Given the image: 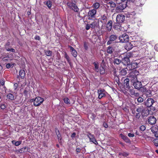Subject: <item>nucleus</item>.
Instances as JSON below:
<instances>
[{"label": "nucleus", "instance_id": "nucleus-11", "mask_svg": "<svg viewBox=\"0 0 158 158\" xmlns=\"http://www.w3.org/2000/svg\"><path fill=\"white\" fill-rule=\"evenodd\" d=\"M154 102V100L152 98H148L145 101V105L148 107L151 106Z\"/></svg>", "mask_w": 158, "mask_h": 158}, {"label": "nucleus", "instance_id": "nucleus-31", "mask_svg": "<svg viewBox=\"0 0 158 158\" xmlns=\"http://www.w3.org/2000/svg\"><path fill=\"white\" fill-rule=\"evenodd\" d=\"M97 25V22L96 21H94V22L92 23L91 24H90V27L92 28H94Z\"/></svg>", "mask_w": 158, "mask_h": 158}, {"label": "nucleus", "instance_id": "nucleus-60", "mask_svg": "<svg viewBox=\"0 0 158 158\" xmlns=\"http://www.w3.org/2000/svg\"><path fill=\"white\" fill-rule=\"evenodd\" d=\"M81 151V149L80 148H77L76 149V152H80Z\"/></svg>", "mask_w": 158, "mask_h": 158}, {"label": "nucleus", "instance_id": "nucleus-3", "mask_svg": "<svg viewBox=\"0 0 158 158\" xmlns=\"http://www.w3.org/2000/svg\"><path fill=\"white\" fill-rule=\"evenodd\" d=\"M44 99L40 97H36L34 101V105L35 106H39L44 102Z\"/></svg>", "mask_w": 158, "mask_h": 158}, {"label": "nucleus", "instance_id": "nucleus-45", "mask_svg": "<svg viewBox=\"0 0 158 158\" xmlns=\"http://www.w3.org/2000/svg\"><path fill=\"white\" fill-rule=\"evenodd\" d=\"M137 101L139 102H142L143 101V99L142 98L139 97L137 99Z\"/></svg>", "mask_w": 158, "mask_h": 158}, {"label": "nucleus", "instance_id": "nucleus-62", "mask_svg": "<svg viewBox=\"0 0 158 158\" xmlns=\"http://www.w3.org/2000/svg\"><path fill=\"white\" fill-rule=\"evenodd\" d=\"M103 126H104V127L106 128H107L108 127V126L106 123H104L103 124Z\"/></svg>", "mask_w": 158, "mask_h": 158}, {"label": "nucleus", "instance_id": "nucleus-63", "mask_svg": "<svg viewBox=\"0 0 158 158\" xmlns=\"http://www.w3.org/2000/svg\"><path fill=\"white\" fill-rule=\"evenodd\" d=\"M3 60L4 61H6L8 60V58L7 57H5L3 59Z\"/></svg>", "mask_w": 158, "mask_h": 158}, {"label": "nucleus", "instance_id": "nucleus-10", "mask_svg": "<svg viewBox=\"0 0 158 158\" xmlns=\"http://www.w3.org/2000/svg\"><path fill=\"white\" fill-rule=\"evenodd\" d=\"M117 39V36L116 35H111L109 37V40L107 42V45L111 44L113 42L115 41Z\"/></svg>", "mask_w": 158, "mask_h": 158}, {"label": "nucleus", "instance_id": "nucleus-35", "mask_svg": "<svg viewBox=\"0 0 158 158\" xmlns=\"http://www.w3.org/2000/svg\"><path fill=\"white\" fill-rule=\"evenodd\" d=\"M127 47H128V49L130 50L133 47L132 43H128L126 45Z\"/></svg>", "mask_w": 158, "mask_h": 158}, {"label": "nucleus", "instance_id": "nucleus-39", "mask_svg": "<svg viewBox=\"0 0 158 158\" xmlns=\"http://www.w3.org/2000/svg\"><path fill=\"white\" fill-rule=\"evenodd\" d=\"M46 4L48 8H50L52 6L51 2L50 1H48L46 2Z\"/></svg>", "mask_w": 158, "mask_h": 158}, {"label": "nucleus", "instance_id": "nucleus-42", "mask_svg": "<svg viewBox=\"0 0 158 158\" xmlns=\"http://www.w3.org/2000/svg\"><path fill=\"white\" fill-rule=\"evenodd\" d=\"M14 66L13 64H10V63H8L6 65V67L7 69H9L10 67H13Z\"/></svg>", "mask_w": 158, "mask_h": 158}, {"label": "nucleus", "instance_id": "nucleus-12", "mask_svg": "<svg viewBox=\"0 0 158 158\" xmlns=\"http://www.w3.org/2000/svg\"><path fill=\"white\" fill-rule=\"evenodd\" d=\"M138 64L137 63L134 62L131 63V64H129L127 65V68L130 70H133L137 67Z\"/></svg>", "mask_w": 158, "mask_h": 158}, {"label": "nucleus", "instance_id": "nucleus-33", "mask_svg": "<svg viewBox=\"0 0 158 158\" xmlns=\"http://www.w3.org/2000/svg\"><path fill=\"white\" fill-rule=\"evenodd\" d=\"M126 90H127L128 91H129L130 92V94L131 95H134L135 94V90L134 89H131L130 88L129 89Z\"/></svg>", "mask_w": 158, "mask_h": 158}, {"label": "nucleus", "instance_id": "nucleus-52", "mask_svg": "<svg viewBox=\"0 0 158 158\" xmlns=\"http://www.w3.org/2000/svg\"><path fill=\"white\" fill-rule=\"evenodd\" d=\"M154 48L156 50L158 51V44H157L155 45Z\"/></svg>", "mask_w": 158, "mask_h": 158}, {"label": "nucleus", "instance_id": "nucleus-28", "mask_svg": "<svg viewBox=\"0 0 158 158\" xmlns=\"http://www.w3.org/2000/svg\"><path fill=\"white\" fill-rule=\"evenodd\" d=\"M121 62H122V60L117 58H115L114 61V64H119Z\"/></svg>", "mask_w": 158, "mask_h": 158}, {"label": "nucleus", "instance_id": "nucleus-6", "mask_svg": "<svg viewBox=\"0 0 158 158\" xmlns=\"http://www.w3.org/2000/svg\"><path fill=\"white\" fill-rule=\"evenodd\" d=\"M125 16L122 14H118L116 17V20L118 23H121L125 20Z\"/></svg>", "mask_w": 158, "mask_h": 158}, {"label": "nucleus", "instance_id": "nucleus-48", "mask_svg": "<svg viewBox=\"0 0 158 158\" xmlns=\"http://www.w3.org/2000/svg\"><path fill=\"white\" fill-rule=\"evenodd\" d=\"M65 57L66 58V59L67 60V61H68V62H70V60H69V56L66 54L65 55Z\"/></svg>", "mask_w": 158, "mask_h": 158}, {"label": "nucleus", "instance_id": "nucleus-53", "mask_svg": "<svg viewBox=\"0 0 158 158\" xmlns=\"http://www.w3.org/2000/svg\"><path fill=\"white\" fill-rule=\"evenodd\" d=\"M90 27V25L89 24H87L85 28L86 30H88L89 29Z\"/></svg>", "mask_w": 158, "mask_h": 158}, {"label": "nucleus", "instance_id": "nucleus-36", "mask_svg": "<svg viewBox=\"0 0 158 158\" xmlns=\"http://www.w3.org/2000/svg\"><path fill=\"white\" fill-rule=\"evenodd\" d=\"M100 73L101 74H103L105 73V69L103 67H101L100 68Z\"/></svg>", "mask_w": 158, "mask_h": 158}, {"label": "nucleus", "instance_id": "nucleus-1", "mask_svg": "<svg viewBox=\"0 0 158 158\" xmlns=\"http://www.w3.org/2000/svg\"><path fill=\"white\" fill-rule=\"evenodd\" d=\"M136 111L141 113V115L143 116H147L149 114V111L146 108L145 105L143 104H141L138 106Z\"/></svg>", "mask_w": 158, "mask_h": 158}, {"label": "nucleus", "instance_id": "nucleus-8", "mask_svg": "<svg viewBox=\"0 0 158 158\" xmlns=\"http://www.w3.org/2000/svg\"><path fill=\"white\" fill-rule=\"evenodd\" d=\"M129 77L132 83L137 80V76L135 74V72L133 71L130 73L129 74Z\"/></svg>", "mask_w": 158, "mask_h": 158}, {"label": "nucleus", "instance_id": "nucleus-58", "mask_svg": "<svg viewBox=\"0 0 158 158\" xmlns=\"http://www.w3.org/2000/svg\"><path fill=\"white\" fill-rule=\"evenodd\" d=\"M155 136L156 137H158V132L157 131H156L155 133H154Z\"/></svg>", "mask_w": 158, "mask_h": 158}, {"label": "nucleus", "instance_id": "nucleus-55", "mask_svg": "<svg viewBox=\"0 0 158 158\" xmlns=\"http://www.w3.org/2000/svg\"><path fill=\"white\" fill-rule=\"evenodd\" d=\"M55 131L56 135H58V133H60L59 130L57 128H56Z\"/></svg>", "mask_w": 158, "mask_h": 158}, {"label": "nucleus", "instance_id": "nucleus-34", "mask_svg": "<svg viewBox=\"0 0 158 158\" xmlns=\"http://www.w3.org/2000/svg\"><path fill=\"white\" fill-rule=\"evenodd\" d=\"M64 101L65 103L69 104H70V101L69 99L67 97H65L64 98Z\"/></svg>", "mask_w": 158, "mask_h": 158}, {"label": "nucleus", "instance_id": "nucleus-18", "mask_svg": "<svg viewBox=\"0 0 158 158\" xmlns=\"http://www.w3.org/2000/svg\"><path fill=\"white\" fill-rule=\"evenodd\" d=\"M126 7V5H120L118 6L116 8V10L117 12H121Z\"/></svg>", "mask_w": 158, "mask_h": 158}, {"label": "nucleus", "instance_id": "nucleus-37", "mask_svg": "<svg viewBox=\"0 0 158 158\" xmlns=\"http://www.w3.org/2000/svg\"><path fill=\"white\" fill-rule=\"evenodd\" d=\"M120 155H122L124 156H127L128 155V153L127 152H120L119 154Z\"/></svg>", "mask_w": 158, "mask_h": 158}, {"label": "nucleus", "instance_id": "nucleus-29", "mask_svg": "<svg viewBox=\"0 0 158 158\" xmlns=\"http://www.w3.org/2000/svg\"><path fill=\"white\" fill-rule=\"evenodd\" d=\"M145 94L147 97H150L152 95L151 90L148 89Z\"/></svg>", "mask_w": 158, "mask_h": 158}, {"label": "nucleus", "instance_id": "nucleus-54", "mask_svg": "<svg viewBox=\"0 0 158 158\" xmlns=\"http://www.w3.org/2000/svg\"><path fill=\"white\" fill-rule=\"evenodd\" d=\"M35 39L38 40H40V38L39 36L36 35L35 37Z\"/></svg>", "mask_w": 158, "mask_h": 158}, {"label": "nucleus", "instance_id": "nucleus-5", "mask_svg": "<svg viewBox=\"0 0 158 158\" xmlns=\"http://www.w3.org/2000/svg\"><path fill=\"white\" fill-rule=\"evenodd\" d=\"M96 12L97 11L95 9H93L89 10L88 14V19L91 20L93 18H95Z\"/></svg>", "mask_w": 158, "mask_h": 158}, {"label": "nucleus", "instance_id": "nucleus-43", "mask_svg": "<svg viewBox=\"0 0 158 158\" xmlns=\"http://www.w3.org/2000/svg\"><path fill=\"white\" fill-rule=\"evenodd\" d=\"M6 49L8 51H10V52H15V49L12 48H6Z\"/></svg>", "mask_w": 158, "mask_h": 158}, {"label": "nucleus", "instance_id": "nucleus-49", "mask_svg": "<svg viewBox=\"0 0 158 158\" xmlns=\"http://www.w3.org/2000/svg\"><path fill=\"white\" fill-rule=\"evenodd\" d=\"M58 138V139L59 141V140H61V135L60 133H58V135H57Z\"/></svg>", "mask_w": 158, "mask_h": 158}, {"label": "nucleus", "instance_id": "nucleus-19", "mask_svg": "<svg viewBox=\"0 0 158 158\" xmlns=\"http://www.w3.org/2000/svg\"><path fill=\"white\" fill-rule=\"evenodd\" d=\"M114 49L113 47L109 46L107 48L106 52L109 54H112L114 52Z\"/></svg>", "mask_w": 158, "mask_h": 158}, {"label": "nucleus", "instance_id": "nucleus-21", "mask_svg": "<svg viewBox=\"0 0 158 158\" xmlns=\"http://www.w3.org/2000/svg\"><path fill=\"white\" fill-rule=\"evenodd\" d=\"M119 23H115L113 26V27L115 29L118 30L120 31L122 28L120 24H119Z\"/></svg>", "mask_w": 158, "mask_h": 158}, {"label": "nucleus", "instance_id": "nucleus-27", "mask_svg": "<svg viewBox=\"0 0 158 158\" xmlns=\"http://www.w3.org/2000/svg\"><path fill=\"white\" fill-rule=\"evenodd\" d=\"M7 98L8 99H9L11 100L14 99V97L13 94H11L9 93L7 95Z\"/></svg>", "mask_w": 158, "mask_h": 158}, {"label": "nucleus", "instance_id": "nucleus-9", "mask_svg": "<svg viewBox=\"0 0 158 158\" xmlns=\"http://www.w3.org/2000/svg\"><path fill=\"white\" fill-rule=\"evenodd\" d=\"M98 98L100 99L105 96L106 93L104 89H99L98 90Z\"/></svg>", "mask_w": 158, "mask_h": 158}, {"label": "nucleus", "instance_id": "nucleus-2", "mask_svg": "<svg viewBox=\"0 0 158 158\" xmlns=\"http://www.w3.org/2000/svg\"><path fill=\"white\" fill-rule=\"evenodd\" d=\"M76 3L77 2L70 1L68 2L67 4L69 8L71 9L74 11L77 12L79 11V8L76 4Z\"/></svg>", "mask_w": 158, "mask_h": 158}, {"label": "nucleus", "instance_id": "nucleus-30", "mask_svg": "<svg viewBox=\"0 0 158 158\" xmlns=\"http://www.w3.org/2000/svg\"><path fill=\"white\" fill-rule=\"evenodd\" d=\"M127 73V70L125 69H122L120 72V74L122 76L125 75Z\"/></svg>", "mask_w": 158, "mask_h": 158}, {"label": "nucleus", "instance_id": "nucleus-4", "mask_svg": "<svg viewBox=\"0 0 158 158\" xmlns=\"http://www.w3.org/2000/svg\"><path fill=\"white\" fill-rule=\"evenodd\" d=\"M119 39L121 42L122 43H126L128 41L129 38L128 35L124 33L119 36Z\"/></svg>", "mask_w": 158, "mask_h": 158}, {"label": "nucleus", "instance_id": "nucleus-59", "mask_svg": "<svg viewBox=\"0 0 158 158\" xmlns=\"http://www.w3.org/2000/svg\"><path fill=\"white\" fill-rule=\"evenodd\" d=\"M0 82H1V84L2 85H4V83H5V82H4V80H2L1 81H0Z\"/></svg>", "mask_w": 158, "mask_h": 158}, {"label": "nucleus", "instance_id": "nucleus-22", "mask_svg": "<svg viewBox=\"0 0 158 158\" xmlns=\"http://www.w3.org/2000/svg\"><path fill=\"white\" fill-rule=\"evenodd\" d=\"M120 135L122 139H123L126 143H130L131 142L130 140L127 136L124 135L122 134H121Z\"/></svg>", "mask_w": 158, "mask_h": 158}, {"label": "nucleus", "instance_id": "nucleus-24", "mask_svg": "<svg viewBox=\"0 0 158 158\" xmlns=\"http://www.w3.org/2000/svg\"><path fill=\"white\" fill-rule=\"evenodd\" d=\"M93 64L94 66V70L95 71L97 72H98L99 71V65L97 63H96L95 62H94Z\"/></svg>", "mask_w": 158, "mask_h": 158}, {"label": "nucleus", "instance_id": "nucleus-20", "mask_svg": "<svg viewBox=\"0 0 158 158\" xmlns=\"http://www.w3.org/2000/svg\"><path fill=\"white\" fill-rule=\"evenodd\" d=\"M69 48L73 56L75 57H76L77 56V51L73 47L70 46Z\"/></svg>", "mask_w": 158, "mask_h": 158}, {"label": "nucleus", "instance_id": "nucleus-23", "mask_svg": "<svg viewBox=\"0 0 158 158\" xmlns=\"http://www.w3.org/2000/svg\"><path fill=\"white\" fill-rule=\"evenodd\" d=\"M19 75L22 79L24 78L25 75L24 71L23 70H21L19 72Z\"/></svg>", "mask_w": 158, "mask_h": 158}, {"label": "nucleus", "instance_id": "nucleus-46", "mask_svg": "<svg viewBox=\"0 0 158 158\" xmlns=\"http://www.w3.org/2000/svg\"><path fill=\"white\" fill-rule=\"evenodd\" d=\"M140 114L139 113H136L135 115V118H139L140 117Z\"/></svg>", "mask_w": 158, "mask_h": 158}, {"label": "nucleus", "instance_id": "nucleus-38", "mask_svg": "<svg viewBox=\"0 0 158 158\" xmlns=\"http://www.w3.org/2000/svg\"><path fill=\"white\" fill-rule=\"evenodd\" d=\"M140 2H138L137 3V5L139 6H142L144 4V0H140Z\"/></svg>", "mask_w": 158, "mask_h": 158}, {"label": "nucleus", "instance_id": "nucleus-61", "mask_svg": "<svg viewBox=\"0 0 158 158\" xmlns=\"http://www.w3.org/2000/svg\"><path fill=\"white\" fill-rule=\"evenodd\" d=\"M18 86V84L17 83H15L14 84V86L15 87V89H16Z\"/></svg>", "mask_w": 158, "mask_h": 158}, {"label": "nucleus", "instance_id": "nucleus-57", "mask_svg": "<svg viewBox=\"0 0 158 158\" xmlns=\"http://www.w3.org/2000/svg\"><path fill=\"white\" fill-rule=\"evenodd\" d=\"M106 17L104 15H103L102 17V19L104 21L105 20L106 21Z\"/></svg>", "mask_w": 158, "mask_h": 158}, {"label": "nucleus", "instance_id": "nucleus-50", "mask_svg": "<svg viewBox=\"0 0 158 158\" xmlns=\"http://www.w3.org/2000/svg\"><path fill=\"white\" fill-rule=\"evenodd\" d=\"M1 108L2 109L4 110L6 108V106L4 104H2L1 105Z\"/></svg>", "mask_w": 158, "mask_h": 158}, {"label": "nucleus", "instance_id": "nucleus-7", "mask_svg": "<svg viewBox=\"0 0 158 158\" xmlns=\"http://www.w3.org/2000/svg\"><path fill=\"white\" fill-rule=\"evenodd\" d=\"M133 85L134 86L135 89L139 90L142 88V85L141 81H139L138 80L135 81L133 83Z\"/></svg>", "mask_w": 158, "mask_h": 158}, {"label": "nucleus", "instance_id": "nucleus-44", "mask_svg": "<svg viewBox=\"0 0 158 158\" xmlns=\"http://www.w3.org/2000/svg\"><path fill=\"white\" fill-rule=\"evenodd\" d=\"M146 129V127L143 125L141 126L140 127V130L142 131H144Z\"/></svg>", "mask_w": 158, "mask_h": 158}, {"label": "nucleus", "instance_id": "nucleus-14", "mask_svg": "<svg viewBox=\"0 0 158 158\" xmlns=\"http://www.w3.org/2000/svg\"><path fill=\"white\" fill-rule=\"evenodd\" d=\"M129 79L128 78L125 79L124 81L123 85L126 89H129L130 88V86H129Z\"/></svg>", "mask_w": 158, "mask_h": 158}, {"label": "nucleus", "instance_id": "nucleus-25", "mask_svg": "<svg viewBox=\"0 0 158 158\" xmlns=\"http://www.w3.org/2000/svg\"><path fill=\"white\" fill-rule=\"evenodd\" d=\"M99 6L100 4L98 2H96L94 3L92 5V7L95 10L98 9Z\"/></svg>", "mask_w": 158, "mask_h": 158}, {"label": "nucleus", "instance_id": "nucleus-16", "mask_svg": "<svg viewBox=\"0 0 158 158\" xmlns=\"http://www.w3.org/2000/svg\"><path fill=\"white\" fill-rule=\"evenodd\" d=\"M112 21L111 20H109L108 22L106 25V28L108 31H110L111 30L112 27Z\"/></svg>", "mask_w": 158, "mask_h": 158}, {"label": "nucleus", "instance_id": "nucleus-51", "mask_svg": "<svg viewBox=\"0 0 158 158\" xmlns=\"http://www.w3.org/2000/svg\"><path fill=\"white\" fill-rule=\"evenodd\" d=\"M128 135L129 137H133L134 136V135L133 134L129 133L128 134Z\"/></svg>", "mask_w": 158, "mask_h": 158}, {"label": "nucleus", "instance_id": "nucleus-47", "mask_svg": "<svg viewBox=\"0 0 158 158\" xmlns=\"http://www.w3.org/2000/svg\"><path fill=\"white\" fill-rule=\"evenodd\" d=\"M27 149V148L25 147V148H21L20 150L21 152H26V150Z\"/></svg>", "mask_w": 158, "mask_h": 158}, {"label": "nucleus", "instance_id": "nucleus-32", "mask_svg": "<svg viewBox=\"0 0 158 158\" xmlns=\"http://www.w3.org/2000/svg\"><path fill=\"white\" fill-rule=\"evenodd\" d=\"M21 141H18L15 142V141L13 140L12 141V143L13 144H14L16 146H18L20 145L21 143Z\"/></svg>", "mask_w": 158, "mask_h": 158}, {"label": "nucleus", "instance_id": "nucleus-26", "mask_svg": "<svg viewBox=\"0 0 158 158\" xmlns=\"http://www.w3.org/2000/svg\"><path fill=\"white\" fill-rule=\"evenodd\" d=\"M44 53L45 55L48 56H51L52 55V52L49 50H44Z\"/></svg>", "mask_w": 158, "mask_h": 158}, {"label": "nucleus", "instance_id": "nucleus-15", "mask_svg": "<svg viewBox=\"0 0 158 158\" xmlns=\"http://www.w3.org/2000/svg\"><path fill=\"white\" fill-rule=\"evenodd\" d=\"M148 123L151 125L155 124L156 122V119L153 116H151L149 117L148 120Z\"/></svg>", "mask_w": 158, "mask_h": 158}, {"label": "nucleus", "instance_id": "nucleus-40", "mask_svg": "<svg viewBox=\"0 0 158 158\" xmlns=\"http://www.w3.org/2000/svg\"><path fill=\"white\" fill-rule=\"evenodd\" d=\"M141 91L142 92H143V93H144V94L146 93L148 89L144 86L142 87L141 88Z\"/></svg>", "mask_w": 158, "mask_h": 158}, {"label": "nucleus", "instance_id": "nucleus-17", "mask_svg": "<svg viewBox=\"0 0 158 158\" xmlns=\"http://www.w3.org/2000/svg\"><path fill=\"white\" fill-rule=\"evenodd\" d=\"M122 63L124 65H127L130 63L129 58L127 56L124 57L122 60Z\"/></svg>", "mask_w": 158, "mask_h": 158}, {"label": "nucleus", "instance_id": "nucleus-13", "mask_svg": "<svg viewBox=\"0 0 158 158\" xmlns=\"http://www.w3.org/2000/svg\"><path fill=\"white\" fill-rule=\"evenodd\" d=\"M87 136L89 138L90 141L92 142L96 145H97L98 144V143L97 141L96 140V139H95V137L93 135H92L90 133H89L87 135Z\"/></svg>", "mask_w": 158, "mask_h": 158}, {"label": "nucleus", "instance_id": "nucleus-41", "mask_svg": "<svg viewBox=\"0 0 158 158\" xmlns=\"http://www.w3.org/2000/svg\"><path fill=\"white\" fill-rule=\"evenodd\" d=\"M151 130L152 132V133L154 134L156 131H157L158 130L155 127H153V128H151Z\"/></svg>", "mask_w": 158, "mask_h": 158}, {"label": "nucleus", "instance_id": "nucleus-56", "mask_svg": "<svg viewBox=\"0 0 158 158\" xmlns=\"http://www.w3.org/2000/svg\"><path fill=\"white\" fill-rule=\"evenodd\" d=\"M76 135V134L75 132H73L71 134V137L72 138L74 137Z\"/></svg>", "mask_w": 158, "mask_h": 158}, {"label": "nucleus", "instance_id": "nucleus-64", "mask_svg": "<svg viewBox=\"0 0 158 158\" xmlns=\"http://www.w3.org/2000/svg\"><path fill=\"white\" fill-rule=\"evenodd\" d=\"M27 93V91L26 90H24V93L25 94H26Z\"/></svg>", "mask_w": 158, "mask_h": 158}]
</instances>
